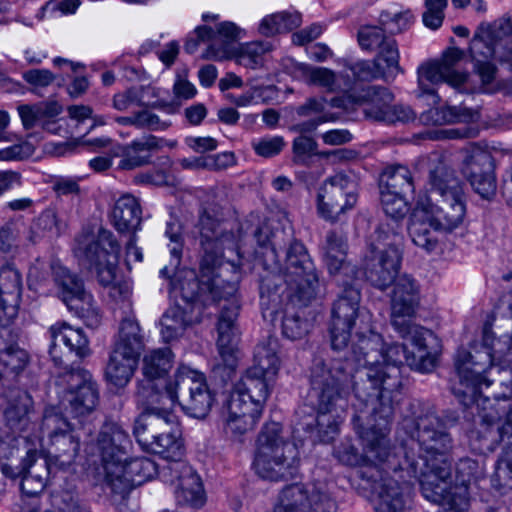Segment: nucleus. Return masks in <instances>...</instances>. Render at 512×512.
<instances>
[{
	"label": "nucleus",
	"instance_id": "nucleus-56",
	"mask_svg": "<svg viewBox=\"0 0 512 512\" xmlns=\"http://www.w3.org/2000/svg\"><path fill=\"white\" fill-rule=\"evenodd\" d=\"M430 117L433 124H446L456 122H468L474 118V113L465 108L458 106H449L441 109H431L427 118Z\"/></svg>",
	"mask_w": 512,
	"mask_h": 512
},
{
	"label": "nucleus",
	"instance_id": "nucleus-45",
	"mask_svg": "<svg viewBox=\"0 0 512 512\" xmlns=\"http://www.w3.org/2000/svg\"><path fill=\"white\" fill-rule=\"evenodd\" d=\"M380 189L413 194L415 186L411 171L401 164L387 166L380 175Z\"/></svg>",
	"mask_w": 512,
	"mask_h": 512
},
{
	"label": "nucleus",
	"instance_id": "nucleus-6",
	"mask_svg": "<svg viewBox=\"0 0 512 512\" xmlns=\"http://www.w3.org/2000/svg\"><path fill=\"white\" fill-rule=\"evenodd\" d=\"M366 457L374 463L357 471L364 487L377 496V512H405L409 498L407 464L398 453L388 449L384 438L370 440Z\"/></svg>",
	"mask_w": 512,
	"mask_h": 512
},
{
	"label": "nucleus",
	"instance_id": "nucleus-43",
	"mask_svg": "<svg viewBox=\"0 0 512 512\" xmlns=\"http://www.w3.org/2000/svg\"><path fill=\"white\" fill-rule=\"evenodd\" d=\"M113 348L140 358L145 348V337L139 323L134 318H124L119 326Z\"/></svg>",
	"mask_w": 512,
	"mask_h": 512
},
{
	"label": "nucleus",
	"instance_id": "nucleus-11",
	"mask_svg": "<svg viewBox=\"0 0 512 512\" xmlns=\"http://www.w3.org/2000/svg\"><path fill=\"white\" fill-rule=\"evenodd\" d=\"M297 446L282 435L279 423H267L261 430L254 458L256 473L264 479L278 481L293 477L299 466Z\"/></svg>",
	"mask_w": 512,
	"mask_h": 512
},
{
	"label": "nucleus",
	"instance_id": "nucleus-16",
	"mask_svg": "<svg viewBox=\"0 0 512 512\" xmlns=\"http://www.w3.org/2000/svg\"><path fill=\"white\" fill-rule=\"evenodd\" d=\"M56 384L64 389L61 405L72 417L89 415L98 405L99 388L89 371L66 365L58 373Z\"/></svg>",
	"mask_w": 512,
	"mask_h": 512
},
{
	"label": "nucleus",
	"instance_id": "nucleus-39",
	"mask_svg": "<svg viewBox=\"0 0 512 512\" xmlns=\"http://www.w3.org/2000/svg\"><path fill=\"white\" fill-rule=\"evenodd\" d=\"M386 31L381 25H365L358 31V42L362 49L377 51L384 58H395L399 62L400 54L396 40L392 36H387Z\"/></svg>",
	"mask_w": 512,
	"mask_h": 512
},
{
	"label": "nucleus",
	"instance_id": "nucleus-54",
	"mask_svg": "<svg viewBox=\"0 0 512 512\" xmlns=\"http://www.w3.org/2000/svg\"><path fill=\"white\" fill-rule=\"evenodd\" d=\"M298 70L306 83L316 85L332 92L336 87V74L326 67H313L300 64Z\"/></svg>",
	"mask_w": 512,
	"mask_h": 512
},
{
	"label": "nucleus",
	"instance_id": "nucleus-12",
	"mask_svg": "<svg viewBox=\"0 0 512 512\" xmlns=\"http://www.w3.org/2000/svg\"><path fill=\"white\" fill-rule=\"evenodd\" d=\"M389 238L388 224L379 225L362 258L366 280L382 291L397 279L402 262V251L396 243L386 242Z\"/></svg>",
	"mask_w": 512,
	"mask_h": 512
},
{
	"label": "nucleus",
	"instance_id": "nucleus-15",
	"mask_svg": "<svg viewBox=\"0 0 512 512\" xmlns=\"http://www.w3.org/2000/svg\"><path fill=\"white\" fill-rule=\"evenodd\" d=\"M162 392L167 402L173 406L178 403L186 414L195 418H205L213 405L214 399L203 375L186 367L177 370Z\"/></svg>",
	"mask_w": 512,
	"mask_h": 512
},
{
	"label": "nucleus",
	"instance_id": "nucleus-32",
	"mask_svg": "<svg viewBox=\"0 0 512 512\" xmlns=\"http://www.w3.org/2000/svg\"><path fill=\"white\" fill-rule=\"evenodd\" d=\"M347 99L362 107L366 118L384 122L386 111L392 104L394 95L387 87L371 85L352 91L347 95Z\"/></svg>",
	"mask_w": 512,
	"mask_h": 512
},
{
	"label": "nucleus",
	"instance_id": "nucleus-29",
	"mask_svg": "<svg viewBox=\"0 0 512 512\" xmlns=\"http://www.w3.org/2000/svg\"><path fill=\"white\" fill-rule=\"evenodd\" d=\"M49 332L52 339L49 353L55 365L61 367L64 364L59 351L61 344L68 349L69 353H74L79 359L90 355L89 340L82 329L73 328L69 324L62 322L52 325Z\"/></svg>",
	"mask_w": 512,
	"mask_h": 512
},
{
	"label": "nucleus",
	"instance_id": "nucleus-40",
	"mask_svg": "<svg viewBox=\"0 0 512 512\" xmlns=\"http://www.w3.org/2000/svg\"><path fill=\"white\" fill-rule=\"evenodd\" d=\"M408 232L412 242L427 252H432L438 247V234L443 233L432 228L429 215L418 203L410 216Z\"/></svg>",
	"mask_w": 512,
	"mask_h": 512
},
{
	"label": "nucleus",
	"instance_id": "nucleus-5",
	"mask_svg": "<svg viewBox=\"0 0 512 512\" xmlns=\"http://www.w3.org/2000/svg\"><path fill=\"white\" fill-rule=\"evenodd\" d=\"M348 363L341 359L313 361L310 374L311 397L316 399L317 414L300 419L299 429L308 432L314 441L332 442L340 431L352 390Z\"/></svg>",
	"mask_w": 512,
	"mask_h": 512
},
{
	"label": "nucleus",
	"instance_id": "nucleus-9",
	"mask_svg": "<svg viewBox=\"0 0 512 512\" xmlns=\"http://www.w3.org/2000/svg\"><path fill=\"white\" fill-rule=\"evenodd\" d=\"M139 444L145 450L158 454L168 461V464L163 466V476L169 474L171 482L178 481L175 490L178 503L195 507L203 505L204 489L201 479L189 464L181 460L184 447L180 430Z\"/></svg>",
	"mask_w": 512,
	"mask_h": 512
},
{
	"label": "nucleus",
	"instance_id": "nucleus-24",
	"mask_svg": "<svg viewBox=\"0 0 512 512\" xmlns=\"http://www.w3.org/2000/svg\"><path fill=\"white\" fill-rule=\"evenodd\" d=\"M156 471V463L146 457L127 461L125 456L116 465H108L105 481L112 493L124 498L134 487L151 478Z\"/></svg>",
	"mask_w": 512,
	"mask_h": 512
},
{
	"label": "nucleus",
	"instance_id": "nucleus-21",
	"mask_svg": "<svg viewBox=\"0 0 512 512\" xmlns=\"http://www.w3.org/2000/svg\"><path fill=\"white\" fill-rule=\"evenodd\" d=\"M391 294V324L396 331L408 332L420 327L413 322L420 304V285L410 275L402 274L393 282Z\"/></svg>",
	"mask_w": 512,
	"mask_h": 512
},
{
	"label": "nucleus",
	"instance_id": "nucleus-48",
	"mask_svg": "<svg viewBox=\"0 0 512 512\" xmlns=\"http://www.w3.org/2000/svg\"><path fill=\"white\" fill-rule=\"evenodd\" d=\"M142 108L130 116L117 117L116 122L122 126H133L137 129L148 131H165L171 126L169 121L162 120L148 108Z\"/></svg>",
	"mask_w": 512,
	"mask_h": 512
},
{
	"label": "nucleus",
	"instance_id": "nucleus-17",
	"mask_svg": "<svg viewBox=\"0 0 512 512\" xmlns=\"http://www.w3.org/2000/svg\"><path fill=\"white\" fill-rule=\"evenodd\" d=\"M358 202L355 182L344 173L326 178L316 195V211L320 218L332 224L342 222Z\"/></svg>",
	"mask_w": 512,
	"mask_h": 512
},
{
	"label": "nucleus",
	"instance_id": "nucleus-64",
	"mask_svg": "<svg viewBox=\"0 0 512 512\" xmlns=\"http://www.w3.org/2000/svg\"><path fill=\"white\" fill-rule=\"evenodd\" d=\"M55 78V75L48 69H30L23 73L25 82L33 87H48Z\"/></svg>",
	"mask_w": 512,
	"mask_h": 512
},
{
	"label": "nucleus",
	"instance_id": "nucleus-63",
	"mask_svg": "<svg viewBox=\"0 0 512 512\" xmlns=\"http://www.w3.org/2000/svg\"><path fill=\"white\" fill-rule=\"evenodd\" d=\"M198 165L205 166L209 170H224L235 164V156L232 152H223L208 155L197 160Z\"/></svg>",
	"mask_w": 512,
	"mask_h": 512
},
{
	"label": "nucleus",
	"instance_id": "nucleus-42",
	"mask_svg": "<svg viewBox=\"0 0 512 512\" xmlns=\"http://www.w3.org/2000/svg\"><path fill=\"white\" fill-rule=\"evenodd\" d=\"M138 361V358L113 348L105 368L106 379L116 387H124L131 380Z\"/></svg>",
	"mask_w": 512,
	"mask_h": 512
},
{
	"label": "nucleus",
	"instance_id": "nucleus-51",
	"mask_svg": "<svg viewBox=\"0 0 512 512\" xmlns=\"http://www.w3.org/2000/svg\"><path fill=\"white\" fill-rule=\"evenodd\" d=\"M301 22V15L298 12H281L264 18L259 26V31L263 35L271 36L297 28Z\"/></svg>",
	"mask_w": 512,
	"mask_h": 512
},
{
	"label": "nucleus",
	"instance_id": "nucleus-61",
	"mask_svg": "<svg viewBox=\"0 0 512 512\" xmlns=\"http://www.w3.org/2000/svg\"><path fill=\"white\" fill-rule=\"evenodd\" d=\"M286 143L282 136H265L252 142V148L258 156L271 158L278 155Z\"/></svg>",
	"mask_w": 512,
	"mask_h": 512
},
{
	"label": "nucleus",
	"instance_id": "nucleus-44",
	"mask_svg": "<svg viewBox=\"0 0 512 512\" xmlns=\"http://www.w3.org/2000/svg\"><path fill=\"white\" fill-rule=\"evenodd\" d=\"M172 357L173 355L169 348L155 349L147 353L143 358L142 367L146 380L140 384L138 389L148 386L150 383L154 390H158L153 380L167 374L172 367Z\"/></svg>",
	"mask_w": 512,
	"mask_h": 512
},
{
	"label": "nucleus",
	"instance_id": "nucleus-31",
	"mask_svg": "<svg viewBox=\"0 0 512 512\" xmlns=\"http://www.w3.org/2000/svg\"><path fill=\"white\" fill-rule=\"evenodd\" d=\"M52 274L59 296L69 309L79 312L85 310V305H91L92 296L86 292L78 275L59 263L52 265Z\"/></svg>",
	"mask_w": 512,
	"mask_h": 512
},
{
	"label": "nucleus",
	"instance_id": "nucleus-22",
	"mask_svg": "<svg viewBox=\"0 0 512 512\" xmlns=\"http://www.w3.org/2000/svg\"><path fill=\"white\" fill-rule=\"evenodd\" d=\"M360 292L352 287H345L334 302L331 313V346L335 351L343 350L351 337V330L359 317Z\"/></svg>",
	"mask_w": 512,
	"mask_h": 512
},
{
	"label": "nucleus",
	"instance_id": "nucleus-47",
	"mask_svg": "<svg viewBox=\"0 0 512 512\" xmlns=\"http://www.w3.org/2000/svg\"><path fill=\"white\" fill-rule=\"evenodd\" d=\"M485 468L484 463L479 460L472 459L469 457H464L459 460L456 465V477L460 482V485H449V479L445 480V491L444 494H448L451 491H454L456 488L464 487L466 489V497H468V488L467 486L472 483L480 480L484 477ZM469 506V498H467V507Z\"/></svg>",
	"mask_w": 512,
	"mask_h": 512
},
{
	"label": "nucleus",
	"instance_id": "nucleus-38",
	"mask_svg": "<svg viewBox=\"0 0 512 512\" xmlns=\"http://www.w3.org/2000/svg\"><path fill=\"white\" fill-rule=\"evenodd\" d=\"M353 77L359 81L382 79L392 82L397 75L403 73L399 62L395 58L386 59L382 54H376L373 61H357L349 65Z\"/></svg>",
	"mask_w": 512,
	"mask_h": 512
},
{
	"label": "nucleus",
	"instance_id": "nucleus-33",
	"mask_svg": "<svg viewBox=\"0 0 512 512\" xmlns=\"http://www.w3.org/2000/svg\"><path fill=\"white\" fill-rule=\"evenodd\" d=\"M486 40L474 38L471 42V53L475 54L486 46V58H499L512 46V17L504 15L493 21L487 28Z\"/></svg>",
	"mask_w": 512,
	"mask_h": 512
},
{
	"label": "nucleus",
	"instance_id": "nucleus-27",
	"mask_svg": "<svg viewBox=\"0 0 512 512\" xmlns=\"http://www.w3.org/2000/svg\"><path fill=\"white\" fill-rule=\"evenodd\" d=\"M429 215L435 231L451 233L459 228L466 216L464 195L428 198L426 203H418Z\"/></svg>",
	"mask_w": 512,
	"mask_h": 512
},
{
	"label": "nucleus",
	"instance_id": "nucleus-18",
	"mask_svg": "<svg viewBox=\"0 0 512 512\" xmlns=\"http://www.w3.org/2000/svg\"><path fill=\"white\" fill-rule=\"evenodd\" d=\"M337 502L325 482L295 483L285 486L274 512H336Z\"/></svg>",
	"mask_w": 512,
	"mask_h": 512
},
{
	"label": "nucleus",
	"instance_id": "nucleus-58",
	"mask_svg": "<svg viewBox=\"0 0 512 512\" xmlns=\"http://www.w3.org/2000/svg\"><path fill=\"white\" fill-rule=\"evenodd\" d=\"M414 17L410 10L391 12L384 10L379 15V24L391 35L407 29Z\"/></svg>",
	"mask_w": 512,
	"mask_h": 512
},
{
	"label": "nucleus",
	"instance_id": "nucleus-36",
	"mask_svg": "<svg viewBox=\"0 0 512 512\" xmlns=\"http://www.w3.org/2000/svg\"><path fill=\"white\" fill-rule=\"evenodd\" d=\"M162 141L154 135H148L142 139L134 140L125 146H113L110 150L112 156L121 154L122 159L119 162V167L124 170H132L144 165L151 161V151L159 150Z\"/></svg>",
	"mask_w": 512,
	"mask_h": 512
},
{
	"label": "nucleus",
	"instance_id": "nucleus-59",
	"mask_svg": "<svg viewBox=\"0 0 512 512\" xmlns=\"http://www.w3.org/2000/svg\"><path fill=\"white\" fill-rule=\"evenodd\" d=\"M424 5L425 11L422 15L424 25L429 29L437 30L443 23L448 0H425Z\"/></svg>",
	"mask_w": 512,
	"mask_h": 512
},
{
	"label": "nucleus",
	"instance_id": "nucleus-1",
	"mask_svg": "<svg viewBox=\"0 0 512 512\" xmlns=\"http://www.w3.org/2000/svg\"><path fill=\"white\" fill-rule=\"evenodd\" d=\"M200 245L203 255L199 275L194 269H179L182 257L183 237L181 224L172 219L166 224L165 235L173 245L170 248V264L160 274L170 280L171 289L186 302L200 301L203 305L220 300L227 301L218 319V350L229 369L236 366V347L239 339L237 318L240 302L237 297L240 279L239 264L224 265V250L235 251L240 257V245L231 228L223 221V209L218 204L206 203L199 216Z\"/></svg>",
	"mask_w": 512,
	"mask_h": 512
},
{
	"label": "nucleus",
	"instance_id": "nucleus-3",
	"mask_svg": "<svg viewBox=\"0 0 512 512\" xmlns=\"http://www.w3.org/2000/svg\"><path fill=\"white\" fill-rule=\"evenodd\" d=\"M458 416L449 413L441 418L429 412L416 421L417 439L394 451L407 464V474L418 480L422 495L440 507V512H464L467 510L466 489L456 488L444 494L445 480L451 478L450 452L453 438L448 428L455 425Z\"/></svg>",
	"mask_w": 512,
	"mask_h": 512
},
{
	"label": "nucleus",
	"instance_id": "nucleus-35",
	"mask_svg": "<svg viewBox=\"0 0 512 512\" xmlns=\"http://www.w3.org/2000/svg\"><path fill=\"white\" fill-rule=\"evenodd\" d=\"M429 162V198L464 195L461 181L450 166L437 155L430 158Z\"/></svg>",
	"mask_w": 512,
	"mask_h": 512
},
{
	"label": "nucleus",
	"instance_id": "nucleus-2",
	"mask_svg": "<svg viewBox=\"0 0 512 512\" xmlns=\"http://www.w3.org/2000/svg\"><path fill=\"white\" fill-rule=\"evenodd\" d=\"M397 332L410 341L411 351L402 344L384 348L381 335L370 330L369 335L357 333L349 356L338 358L348 363L356 398L364 405L379 403V413L384 419L394 413V398L401 387L400 366L405 363L411 369L427 373L436 363L428 350V340L434 338L430 330L411 327L408 332Z\"/></svg>",
	"mask_w": 512,
	"mask_h": 512
},
{
	"label": "nucleus",
	"instance_id": "nucleus-46",
	"mask_svg": "<svg viewBox=\"0 0 512 512\" xmlns=\"http://www.w3.org/2000/svg\"><path fill=\"white\" fill-rule=\"evenodd\" d=\"M65 223L59 221L54 210H44L30 225L28 240L35 244L44 238H54L61 235Z\"/></svg>",
	"mask_w": 512,
	"mask_h": 512
},
{
	"label": "nucleus",
	"instance_id": "nucleus-57",
	"mask_svg": "<svg viewBox=\"0 0 512 512\" xmlns=\"http://www.w3.org/2000/svg\"><path fill=\"white\" fill-rule=\"evenodd\" d=\"M51 504L55 512H88L86 504L80 501L78 495L70 490L55 491L51 495Z\"/></svg>",
	"mask_w": 512,
	"mask_h": 512
},
{
	"label": "nucleus",
	"instance_id": "nucleus-25",
	"mask_svg": "<svg viewBox=\"0 0 512 512\" xmlns=\"http://www.w3.org/2000/svg\"><path fill=\"white\" fill-rule=\"evenodd\" d=\"M2 473L11 479L21 477L20 488L27 496H37L47 485L51 473L48 459L41 457L36 450H28L20 465H2Z\"/></svg>",
	"mask_w": 512,
	"mask_h": 512
},
{
	"label": "nucleus",
	"instance_id": "nucleus-23",
	"mask_svg": "<svg viewBox=\"0 0 512 512\" xmlns=\"http://www.w3.org/2000/svg\"><path fill=\"white\" fill-rule=\"evenodd\" d=\"M1 397L5 425L13 433L22 434L34 430L37 414L31 394L17 386H5Z\"/></svg>",
	"mask_w": 512,
	"mask_h": 512
},
{
	"label": "nucleus",
	"instance_id": "nucleus-50",
	"mask_svg": "<svg viewBox=\"0 0 512 512\" xmlns=\"http://www.w3.org/2000/svg\"><path fill=\"white\" fill-rule=\"evenodd\" d=\"M283 232L272 233L267 225H261L254 231V238L261 249L266 265L269 262L279 263V251L282 250L280 239Z\"/></svg>",
	"mask_w": 512,
	"mask_h": 512
},
{
	"label": "nucleus",
	"instance_id": "nucleus-49",
	"mask_svg": "<svg viewBox=\"0 0 512 512\" xmlns=\"http://www.w3.org/2000/svg\"><path fill=\"white\" fill-rule=\"evenodd\" d=\"M28 354L17 345H9L0 351V379L17 376L27 365Z\"/></svg>",
	"mask_w": 512,
	"mask_h": 512
},
{
	"label": "nucleus",
	"instance_id": "nucleus-14",
	"mask_svg": "<svg viewBox=\"0 0 512 512\" xmlns=\"http://www.w3.org/2000/svg\"><path fill=\"white\" fill-rule=\"evenodd\" d=\"M79 261L93 269L103 286L113 283L120 254V245L113 233L100 229L97 235L83 232L76 238L74 248Z\"/></svg>",
	"mask_w": 512,
	"mask_h": 512
},
{
	"label": "nucleus",
	"instance_id": "nucleus-4",
	"mask_svg": "<svg viewBox=\"0 0 512 512\" xmlns=\"http://www.w3.org/2000/svg\"><path fill=\"white\" fill-rule=\"evenodd\" d=\"M492 398L480 394L469 406L475 407L477 421L476 427L468 432V439L476 452L505 443L491 481L495 489L506 493L512 490V388L500 380V389L494 388Z\"/></svg>",
	"mask_w": 512,
	"mask_h": 512
},
{
	"label": "nucleus",
	"instance_id": "nucleus-52",
	"mask_svg": "<svg viewBox=\"0 0 512 512\" xmlns=\"http://www.w3.org/2000/svg\"><path fill=\"white\" fill-rule=\"evenodd\" d=\"M272 48L269 41L246 43L236 52V62L246 68L256 69L263 65L264 54L271 51Z\"/></svg>",
	"mask_w": 512,
	"mask_h": 512
},
{
	"label": "nucleus",
	"instance_id": "nucleus-62",
	"mask_svg": "<svg viewBox=\"0 0 512 512\" xmlns=\"http://www.w3.org/2000/svg\"><path fill=\"white\" fill-rule=\"evenodd\" d=\"M294 161L305 164L307 160L315 154L317 149L316 141L306 135L296 137L292 145Z\"/></svg>",
	"mask_w": 512,
	"mask_h": 512
},
{
	"label": "nucleus",
	"instance_id": "nucleus-30",
	"mask_svg": "<svg viewBox=\"0 0 512 512\" xmlns=\"http://www.w3.org/2000/svg\"><path fill=\"white\" fill-rule=\"evenodd\" d=\"M309 303H304L291 295V292H285L282 295V303L278 307L277 312L273 317L269 315L264 317L270 318L273 321L278 313H282L281 318V331L282 335L292 341L304 338L311 329L310 321L305 317L303 307Z\"/></svg>",
	"mask_w": 512,
	"mask_h": 512
},
{
	"label": "nucleus",
	"instance_id": "nucleus-53",
	"mask_svg": "<svg viewBox=\"0 0 512 512\" xmlns=\"http://www.w3.org/2000/svg\"><path fill=\"white\" fill-rule=\"evenodd\" d=\"M160 325L163 340L170 342L183 333L189 321L185 319L184 312L179 307H172L164 313Z\"/></svg>",
	"mask_w": 512,
	"mask_h": 512
},
{
	"label": "nucleus",
	"instance_id": "nucleus-20",
	"mask_svg": "<svg viewBox=\"0 0 512 512\" xmlns=\"http://www.w3.org/2000/svg\"><path fill=\"white\" fill-rule=\"evenodd\" d=\"M463 52L457 48L446 51L440 61L430 62L418 68V87L422 95H430L438 103L437 87L447 83L454 89H460L467 81L468 75L458 71L454 65L462 58Z\"/></svg>",
	"mask_w": 512,
	"mask_h": 512
},
{
	"label": "nucleus",
	"instance_id": "nucleus-26",
	"mask_svg": "<svg viewBox=\"0 0 512 512\" xmlns=\"http://www.w3.org/2000/svg\"><path fill=\"white\" fill-rule=\"evenodd\" d=\"M495 163L490 152L472 147L463 161L462 171L474 191L484 199L496 193Z\"/></svg>",
	"mask_w": 512,
	"mask_h": 512
},
{
	"label": "nucleus",
	"instance_id": "nucleus-60",
	"mask_svg": "<svg viewBox=\"0 0 512 512\" xmlns=\"http://www.w3.org/2000/svg\"><path fill=\"white\" fill-rule=\"evenodd\" d=\"M20 230L14 219L0 225V253L10 254L18 247Z\"/></svg>",
	"mask_w": 512,
	"mask_h": 512
},
{
	"label": "nucleus",
	"instance_id": "nucleus-41",
	"mask_svg": "<svg viewBox=\"0 0 512 512\" xmlns=\"http://www.w3.org/2000/svg\"><path fill=\"white\" fill-rule=\"evenodd\" d=\"M111 217L118 232L134 234L141 223L140 204L134 196L123 195L115 202Z\"/></svg>",
	"mask_w": 512,
	"mask_h": 512
},
{
	"label": "nucleus",
	"instance_id": "nucleus-8",
	"mask_svg": "<svg viewBox=\"0 0 512 512\" xmlns=\"http://www.w3.org/2000/svg\"><path fill=\"white\" fill-rule=\"evenodd\" d=\"M500 344V338L497 339L490 325L485 324L481 350H474L473 353L465 349L457 351L454 365L459 385L453 387L452 391L465 407L472 405L476 397L482 394V385L489 388L495 383L498 371L505 368L494 364L496 354L501 352L497 348Z\"/></svg>",
	"mask_w": 512,
	"mask_h": 512
},
{
	"label": "nucleus",
	"instance_id": "nucleus-28",
	"mask_svg": "<svg viewBox=\"0 0 512 512\" xmlns=\"http://www.w3.org/2000/svg\"><path fill=\"white\" fill-rule=\"evenodd\" d=\"M96 445L106 474L108 465H116L125 459L132 443L128 433L120 425L106 422L101 427Z\"/></svg>",
	"mask_w": 512,
	"mask_h": 512
},
{
	"label": "nucleus",
	"instance_id": "nucleus-37",
	"mask_svg": "<svg viewBox=\"0 0 512 512\" xmlns=\"http://www.w3.org/2000/svg\"><path fill=\"white\" fill-rule=\"evenodd\" d=\"M363 420L364 417L362 415H356L354 418L355 429L363 441L364 454L361 455L358 449L351 443L350 440L342 441L334 451L335 457L341 463L348 466H360L359 470H361L366 465L374 463V461H370L366 457V449L368 448L370 440H374V438L380 437L384 438L387 441L388 449L391 450L389 439L383 433L374 430L364 431L362 427Z\"/></svg>",
	"mask_w": 512,
	"mask_h": 512
},
{
	"label": "nucleus",
	"instance_id": "nucleus-7",
	"mask_svg": "<svg viewBox=\"0 0 512 512\" xmlns=\"http://www.w3.org/2000/svg\"><path fill=\"white\" fill-rule=\"evenodd\" d=\"M269 268L283 273L285 287L272 279H265L260 286V305L263 317H273L282 303V295L291 292L304 303H310L319 291V279L315 265L303 243L294 240L284 252V264L269 262Z\"/></svg>",
	"mask_w": 512,
	"mask_h": 512
},
{
	"label": "nucleus",
	"instance_id": "nucleus-55",
	"mask_svg": "<svg viewBox=\"0 0 512 512\" xmlns=\"http://www.w3.org/2000/svg\"><path fill=\"white\" fill-rule=\"evenodd\" d=\"M380 193L381 204L385 214L394 221L403 219L409 210L406 201L407 194L383 189H380Z\"/></svg>",
	"mask_w": 512,
	"mask_h": 512
},
{
	"label": "nucleus",
	"instance_id": "nucleus-10",
	"mask_svg": "<svg viewBox=\"0 0 512 512\" xmlns=\"http://www.w3.org/2000/svg\"><path fill=\"white\" fill-rule=\"evenodd\" d=\"M278 351L279 343L276 337L269 336L259 343L255 349L254 364L234 385L230 399H236L238 396L243 404H251L263 411L280 368Z\"/></svg>",
	"mask_w": 512,
	"mask_h": 512
},
{
	"label": "nucleus",
	"instance_id": "nucleus-13",
	"mask_svg": "<svg viewBox=\"0 0 512 512\" xmlns=\"http://www.w3.org/2000/svg\"><path fill=\"white\" fill-rule=\"evenodd\" d=\"M138 402L144 407L134 425V435L138 443L159 438L168 433H176L179 428L173 405L165 399V394L154 390L149 383L137 391Z\"/></svg>",
	"mask_w": 512,
	"mask_h": 512
},
{
	"label": "nucleus",
	"instance_id": "nucleus-34",
	"mask_svg": "<svg viewBox=\"0 0 512 512\" xmlns=\"http://www.w3.org/2000/svg\"><path fill=\"white\" fill-rule=\"evenodd\" d=\"M262 412L251 404H243L238 397L236 399L229 398L224 426L225 433L235 440H241L243 435L254 429Z\"/></svg>",
	"mask_w": 512,
	"mask_h": 512
},
{
	"label": "nucleus",
	"instance_id": "nucleus-19",
	"mask_svg": "<svg viewBox=\"0 0 512 512\" xmlns=\"http://www.w3.org/2000/svg\"><path fill=\"white\" fill-rule=\"evenodd\" d=\"M41 430L47 434V449L60 467L70 465L80 449V437L54 407L44 410Z\"/></svg>",
	"mask_w": 512,
	"mask_h": 512
}]
</instances>
